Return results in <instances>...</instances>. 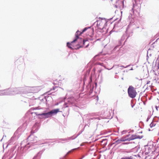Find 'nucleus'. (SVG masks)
Returning a JSON list of instances; mask_svg holds the SVG:
<instances>
[{
    "label": "nucleus",
    "instance_id": "28",
    "mask_svg": "<svg viewBox=\"0 0 159 159\" xmlns=\"http://www.w3.org/2000/svg\"><path fill=\"white\" fill-rule=\"evenodd\" d=\"M155 107H156V110H158V109H157L158 107H157V106H156Z\"/></svg>",
    "mask_w": 159,
    "mask_h": 159
},
{
    "label": "nucleus",
    "instance_id": "17",
    "mask_svg": "<svg viewBox=\"0 0 159 159\" xmlns=\"http://www.w3.org/2000/svg\"><path fill=\"white\" fill-rule=\"evenodd\" d=\"M90 28V27H87L85 28L82 30L81 33H83L85 32L86 30H87L88 29H89Z\"/></svg>",
    "mask_w": 159,
    "mask_h": 159
},
{
    "label": "nucleus",
    "instance_id": "7",
    "mask_svg": "<svg viewBox=\"0 0 159 159\" xmlns=\"http://www.w3.org/2000/svg\"><path fill=\"white\" fill-rule=\"evenodd\" d=\"M106 23V21L103 22L102 21H98L97 25L98 28L101 29H103L104 27V25Z\"/></svg>",
    "mask_w": 159,
    "mask_h": 159
},
{
    "label": "nucleus",
    "instance_id": "22",
    "mask_svg": "<svg viewBox=\"0 0 159 159\" xmlns=\"http://www.w3.org/2000/svg\"><path fill=\"white\" fill-rule=\"evenodd\" d=\"M119 47V46H116L114 49V51H116V50L117 49V48Z\"/></svg>",
    "mask_w": 159,
    "mask_h": 159
},
{
    "label": "nucleus",
    "instance_id": "41",
    "mask_svg": "<svg viewBox=\"0 0 159 159\" xmlns=\"http://www.w3.org/2000/svg\"><path fill=\"white\" fill-rule=\"evenodd\" d=\"M20 129V128H19L18 129Z\"/></svg>",
    "mask_w": 159,
    "mask_h": 159
},
{
    "label": "nucleus",
    "instance_id": "5",
    "mask_svg": "<svg viewBox=\"0 0 159 159\" xmlns=\"http://www.w3.org/2000/svg\"><path fill=\"white\" fill-rule=\"evenodd\" d=\"M82 33H81V32H80L78 30L77 31V32L75 34V38L74 40L71 42V43H70L69 42H68L67 43V46L69 48H72L70 47V45H72L73 43L76 42L77 39L79 38L78 35L79 34H82Z\"/></svg>",
    "mask_w": 159,
    "mask_h": 159
},
{
    "label": "nucleus",
    "instance_id": "26",
    "mask_svg": "<svg viewBox=\"0 0 159 159\" xmlns=\"http://www.w3.org/2000/svg\"><path fill=\"white\" fill-rule=\"evenodd\" d=\"M99 64L100 65L103 66L102 65V64H103V63H99Z\"/></svg>",
    "mask_w": 159,
    "mask_h": 159
},
{
    "label": "nucleus",
    "instance_id": "35",
    "mask_svg": "<svg viewBox=\"0 0 159 159\" xmlns=\"http://www.w3.org/2000/svg\"><path fill=\"white\" fill-rule=\"evenodd\" d=\"M83 158V157H82V158H80V159H82Z\"/></svg>",
    "mask_w": 159,
    "mask_h": 159
},
{
    "label": "nucleus",
    "instance_id": "3",
    "mask_svg": "<svg viewBox=\"0 0 159 159\" xmlns=\"http://www.w3.org/2000/svg\"><path fill=\"white\" fill-rule=\"evenodd\" d=\"M7 95H15L20 94L24 92L23 89L22 87L12 88L7 89Z\"/></svg>",
    "mask_w": 159,
    "mask_h": 159
},
{
    "label": "nucleus",
    "instance_id": "4",
    "mask_svg": "<svg viewBox=\"0 0 159 159\" xmlns=\"http://www.w3.org/2000/svg\"><path fill=\"white\" fill-rule=\"evenodd\" d=\"M128 93L129 96L132 98H134L137 93L135 89L132 86L129 87L128 89Z\"/></svg>",
    "mask_w": 159,
    "mask_h": 159
},
{
    "label": "nucleus",
    "instance_id": "38",
    "mask_svg": "<svg viewBox=\"0 0 159 159\" xmlns=\"http://www.w3.org/2000/svg\"><path fill=\"white\" fill-rule=\"evenodd\" d=\"M12 139V138H11V140Z\"/></svg>",
    "mask_w": 159,
    "mask_h": 159
},
{
    "label": "nucleus",
    "instance_id": "13",
    "mask_svg": "<svg viewBox=\"0 0 159 159\" xmlns=\"http://www.w3.org/2000/svg\"><path fill=\"white\" fill-rule=\"evenodd\" d=\"M81 41H82L83 42V44L84 45L85 43H86L87 44V45L85 47V48H87L89 46V43H88V41L87 40H82V39H81Z\"/></svg>",
    "mask_w": 159,
    "mask_h": 159
},
{
    "label": "nucleus",
    "instance_id": "31",
    "mask_svg": "<svg viewBox=\"0 0 159 159\" xmlns=\"http://www.w3.org/2000/svg\"><path fill=\"white\" fill-rule=\"evenodd\" d=\"M129 143H123V144H128Z\"/></svg>",
    "mask_w": 159,
    "mask_h": 159
},
{
    "label": "nucleus",
    "instance_id": "16",
    "mask_svg": "<svg viewBox=\"0 0 159 159\" xmlns=\"http://www.w3.org/2000/svg\"><path fill=\"white\" fill-rule=\"evenodd\" d=\"M156 125V123L152 122L150 125V126L151 128H152L154 126Z\"/></svg>",
    "mask_w": 159,
    "mask_h": 159
},
{
    "label": "nucleus",
    "instance_id": "11",
    "mask_svg": "<svg viewBox=\"0 0 159 159\" xmlns=\"http://www.w3.org/2000/svg\"><path fill=\"white\" fill-rule=\"evenodd\" d=\"M7 89L4 90H0V96L7 95Z\"/></svg>",
    "mask_w": 159,
    "mask_h": 159
},
{
    "label": "nucleus",
    "instance_id": "23",
    "mask_svg": "<svg viewBox=\"0 0 159 159\" xmlns=\"http://www.w3.org/2000/svg\"><path fill=\"white\" fill-rule=\"evenodd\" d=\"M124 36L123 35L122 37H121V40L123 41L124 40Z\"/></svg>",
    "mask_w": 159,
    "mask_h": 159
},
{
    "label": "nucleus",
    "instance_id": "21",
    "mask_svg": "<svg viewBox=\"0 0 159 159\" xmlns=\"http://www.w3.org/2000/svg\"><path fill=\"white\" fill-rule=\"evenodd\" d=\"M103 66L105 67V69H107L108 70H110L111 69L113 68V66L112 67H111V68H106L105 66Z\"/></svg>",
    "mask_w": 159,
    "mask_h": 159
},
{
    "label": "nucleus",
    "instance_id": "20",
    "mask_svg": "<svg viewBox=\"0 0 159 159\" xmlns=\"http://www.w3.org/2000/svg\"><path fill=\"white\" fill-rule=\"evenodd\" d=\"M130 135V134H128V135H126L125 136V139H127V138H128L129 137V136Z\"/></svg>",
    "mask_w": 159,
    "mask_h": 159
},
{
    "label": "nucleus",
    "instance_id": "24",
    "mask_svg": "<svg viewBox=\"0 0 159 159\" xmlns=\"http://www.w3.org/2000/svg\"><path fill=\"white\" fill-rule=\"evenodd\" d=\"M150 117H148L147 119V121H148L149 119H150Z\"/></svg>",
    "mask_w": 159,
    "mask_h": 159
},
{
    "label": "nucleus",
    "instance_id": "8",
    "mask_svg": "<svg viewBox=\"0 0 159 159\" xmlns=\"http://www.w3.org/2000/svg\"><path fill=\"white\" fill-rule=\"evenodd\" d=\"M73 99L69 98L68 99V102H65L64 104V107H68L71 106V104H73V102L72 101Z\"/></svg>",
    "mask_w": 159,
    "mask_h": 159
},
{
    "label": "nucleus",
    "instance_id": "12",
    "mask_svg": "<svg viewBox=\"0 0 159 159\" xmlns=\"http://www.w3.org/2000/svg\"><path fill=\"white\" fill-rule=\"evenodd\" d=\"M126 141V139H123V138L119 139L115 141V143L116 144H119L121 143L122 142Z\"/></svg>",
    "mask_w": 159,
    "mask_h": 159
},
{
    "label": "nucleus",
    "instance_id": "6",
    "mask_svg": "<svg viewBox=\"0 0 159 159\" xmlns=\"http://www.w3.org/2000/svg\"><path fill=\"white\" fill-rule=\"evenodd\" d=\"M142 138L143 136H140L136 135H131V136L129 138H128L126 139V141H130V140H133L134 139H141Z\"/></svg>",
    "mask_w": 159,
    "mask_h": 159
},
{
    "label": "nucleus",
    "instance_id": "9",
    "mask_svg": "<svg viewBox=\"0 0 159 159\" xmlns=\"http://www.w3.org/2000/svg\"><path fill=\"white\" fill-rule=\"evenodd\" d=\"M134 12V9L133 8H132V10L131 11V12L129 13V16H128L129 19L130 20L129 21H130L131 23L133 22V21L132 13H133Z\"/></svg>",
    "mask_w": 159,
    "mask_h": 159
},
{
    "label": "nucleus",
    "instance_id": "33",
    "mask_svg": "<svg viewBox=\"0 0 159 159\" xmlns=\"http://www.w3.org/2000/svg\"><path fill=\"white\" fill-rule=\"evenodd\" d=\"M36 157V156L34 157L33 158V159H34Z\"/></svg>",
    "mask_w": 159,
    "mask_h": 159
},
{
    "label": "nucleus",
    "instance_id": "29",
    "mask_svg": "<svg viewBox=\"0 0 159 159\" xmlns=\"http://www.w3.org/2000/svg\"><path fill=\"white\" fill-rule=\"evenodd\" d=\"M84 145V144L83 143H82L80 144V146H83Z\"/></svg>",
    "mask_w": 159,
    "mask_h": 159
},
{
    "label": "nucleus",
    "instance_id": "1",
    "mask_svg": "<svg viewBox=\"0 0 159 159\" xmlns=\"http://www.w3.org/2000/svg\"><path fill=\"white\" fill-rule=\"evenodd\" d=\"M28 143L25 144V141H23L21 143V146L19 147L18 152L22 154L25 151L30 148V147L36 145L37 141V138L33 135L29 136L28 139Z\"/></svg>",
    "mask_w": 159,
    "mask_h": 159
},
{
    "label": "nucleus",
    "instance_id": "19",
    "mask_svg": "<svg viewBox=\"0 0 159 159\" xmlns=\"http://www.w3.org/2000/svg\"><path fill=\"white\" fill-rule=\"evenodd\" d=\"M130 65H131L130 64V65H128V66H123L121 65V66H120V67H124V68H127V67H128L129 66H130Z\"/></svg>",
    "mask_w": 159,
    "mask_h": 159
},
{
    "label": "nucleus",
    "instance_id": "40",
    "mask_svg": "<svg viewBox=\"0 0 159 159\" xmlns=\"http://www.w3.org/2000/svg\"><path fill=\"white\" fill-rule=\"evenodd\" d=\"M61 142V141H59V142Z\"/></svg>",
    "mask_w": 159,
    "mask_h": 159
},
{
    "label": "nucleus",
    "instance_id": "10",
    "mask_svg": "<svg viewBox=\"0 0 159 159\" xmlns=\"http://www.w3.org/2000/svg\"><path fill=\"white\" fill-rule=\"evenodd\" d=\"M76 137H70L67 138H66L64 139H60V140H61V141H68L69 140H73L74 139H75Z\"/></svg>",
    "mask_w": 159,
    "mask_h": 159
},
{
    "label": "nucleus",
    "instance_id": "2",
    "mask_svg": "<svg viewBox=\"0 0 159 159\" xmlns=\"http://www.w3.org/2000/svg\"><path fill=\"white\" fill-rule=\"evenodd\" d=\"M59 111V109H56L52 110L47 112H45L41 114H39L37 112H36L35 113L40 118H45L50 117L56 114Z\"/></svg>",
    "mask_w": 159,
    "mask_h": 159
},
{
    "label": "nucleus",
    "instance_id": "32",
    "mask_svg": "<svg viewBox=\"0 0 159 159\" xmlns=\"http://www.w3.org/2000/svg\"><path fill=\"white\" fill-rule=\"evenodd\" d=\"M150 82V81H148V82L147 83V84H148Z\"/></svg>",
    "mask_w": 159,
    "mask_h": 159
},
{
    "label": "nucleus",
    "instance_id": "37",
    "mask_svg": "<svg viewBox=\"0 0 159 159\" xmlns=\"http://www.w3.org/2000/svg\"><path fill=\"white\" fill-rule=\"evenodd\" d=\"M132 107H133V106H132Z\"/></svg>",
    "mask_w": 159,
    "mask_h": 159
},
{
    "label": "nucleus",
    "instance_id": "39",
    "mask_svg": "<svg viewBox=\"0 0 159 159\" xmlns=\"http://www.w3.org/2000/svg\"><path fill=\"white\" fill-rule=\"evenodd\" d=\"M148 130H149V131H150V129H149Z\"/></svg>",
    "mask_w": 159,
    "mask_h": 159
},
{
    "label": "nucleus",
    "instance_id": "18",
    "mask_svg": "<svg viewBox=\"0 0 159 159\" xmlns=\"http://www.w3.org/2000/svg\"><path fill=\"white\" fill-rule=\"evenodd\" d=\"M103 142H105V143H104L103 144L106 145L107 144V140L106 139H103L102 141V143H103Z\"/></svg>",
    "mask_w": 159,
    "mask_h": 159
},
{
    "label": "nucleus",
    "instance_id": "15",
    "mask_svg": "<svg viewBox=\"0 0 159 159\" xmlns=\"http://www.w3.org/2000/svg\"><path fill=\"white\" fill-rule=\"evenodd\" d=\"M80 148L79 147H78L77 148H74V149H72V150H71L70 151H69L66 154V155H67V154H69V153H70V152H73L74 150H75L76 149H79Z\"/></svg>",
    "mask_w": 159,
    "mask_h": 159
},
{
    "label": "nucleus",
    "instance_id": "30",
    "mask_svg": "<svg viewBox=\"0 0 159 159\" xmlns=\"http://www.w3.org/2000/svg\"><path fill=\"white\" fill-rule=\"evenodd\" d=\"M133 68L132 67L129 70H133Z\"/></svg>",
    "mask_w": 159,
    "mask_h": 159
},
{
    "label": "nucleus",
    "instance_id": "25",
    "mask_svg": "<svg viewBox=\"0 0 159 159\" xmlns=\"http://www.w3.org/2000/svg\"><path fill=\"white\" fill-rule=\"evenodd\" d=\"M4 137H6V136H4H4H3V137L1 139V141H2V139H3V138Z\"/></svg>",
    "mask_w": 159,
    "mask_h": 159
},
{
    "label": "nucleus",
    "instance_id": "34",
    "mask_svg": "<svg viewBox=\"0 0 159 159\" xmlns=\"http://www.w3.org/2000/svg\"><path fill=\"white\" fill-rule=\"evenodd\" d=\"M125 131H124H124H123V132H125Z\"/></svg>",
    "mask_w": 159,
    "mask_h": 159
},
{
    "label": "nucleus",
    "instance_id": "27",
    "mask_svg": "<svg viewBox=\"0 0 159 159\" xmlns=\"http://www.w3.org/2000/svg\"><path fill=\"white\" fill-rule=\"evenodd\" d=\"M83 45H82V46L81 45V46H80L79 47V48H82V47H83Z\"/></svg>",
    "mask_w": 159,
    "mask_h": 159
},
{
    "label": "nucleus",
    "instance_id": "36",
    "mask_svg": "<svg viewBox=\"0 0 159 159\" xmlns=\"http://www.w3.org/2000/svg\"><path fill=\"white\" fill-rule=\"evenodd\" d=\"M39 153L38 154H37V156L39 154Z\"/></svg>",
    "mask_w": 159,
    "mask_h": 159
},
{
    "label": "nucleus",
    "instance_id": "14",
    "mask_svg": "<svg viewBox=\"0 0 159 159\" xmlns=\"http://www.w3.org/2000/svg\"><path fill=\"white\" fill-rule=\"evenodd\" d=\"M133 157L132 156L129 157H122L121 159H133Z\"/></svg>",
    "mask_w": 159,
    "mask_h": 159
}]
</instances>
